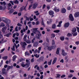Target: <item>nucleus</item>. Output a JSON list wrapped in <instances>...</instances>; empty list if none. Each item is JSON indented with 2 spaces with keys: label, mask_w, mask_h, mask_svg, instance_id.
Here are the masks:
<instances>
[{
  "label": "nucleus",
  "mask_w": 79,
  "mask_h": 79,
  "mask_svg": "<svg viewBox=\"0 0 79 79\" xmlns=\"http://www.w3.org/2000/svg\"><path fill=\"white\" fill-rule=\"evenodd\" d=\"M33 32L35 34H40V31H39V30H37L38 29V28H33Z\"/></svg>",
  "instance_id": "nucleus-1"
},
{
  "label": "nucleus",
  "mask_w": 79,
  "mask_h": 79,
  "mask_svg": "<svg viewBox=\"0 0 79 79\" xmlns=\"http://www.w3.org/2000/svg\"><path fill=\"white\" fill-rule=\"evenodd\" d=\"M20 44L22 46L23 48H26V46L27 45V44L25 42H21L20 43Z\"/></svg>",
  "instance_id": "nucleus-2"
},
{
  "label": "nucleus",
  "mask_w": 79,
  "mask_h": 79,
  "mask_svg": "<svg viewBox=\"0 0 79 79\" xmlns=\"http://www.w3.org/2000/svg\"><path fill=\"white\" fill-rule=\"evenodd\" d=\"M69 20L71 21H74V17L73 16V15L72 14H70L69 16Z\"/></svg>",
  "instance_id": "nucleus-3"
},
{
  "label": "nucleus",
  "mask_w": 79,
  "mask_h": 79,
  "mask_svg": "<svg viewBox=\"0 0 79 79\" xmlns=\"http://www.w3.org/2000/svg\"><path fill=\"white\" fill-rule=\"evenodd\" d=\"M21 66L23 68H24L25 66H27V68H29V65L28 64H24V62H22L21 63Z\"/></svg>",
  "instance_id": "nucleus-4"
},
{
  "label": "nucleus",
  "mask_w": 79,
  "mask_h": 79,
  "mask_svg": "<svg viewBox=\"0 0 79 79\" xmlns=\"http://www.w3.org/2000/svg\"><path fill=\"white\" fill-rule=\"evenodd\" d=\"M44 57L43 56H41L37 60V61L38 62H41V61H44Z\"/></svg>",
  "instance_id": "nucleus-5"
},
{
  "label": "nucleus",
  "mask_w": 79,
  "mask_h": 79,
  "mask_svg": "<svg viewBox=\"0 0 79 79\" xmlns=\"http://www.w3.org/2000/svg\"><path fill=\"white\" fill-rule=\"evenodd\" d=\"M38 6V3L37 2L34 3L33 5L32 8L33 9H35Z\"/></svg>",
  "instance_id": "nucleus-6"
},
{
  "label": "nucleus",
  "mask_w": 79,
  "mask_h": 79,
  "mask_svg": "<svg viewBox=\"0 0 79 79\" xmlns=\"http://www.w3.org/2000/svg\"><path fill=\"white\" fill-rule=\"evenodd\" d=\"M7 73V72H6V69L5 68H3L2 70V74H4V75H6Z\"/></svg>",
  "instance_id": "nucleus-7"
},
{
  "label": "nucleus",
  "mask_w": 79,
  "mask_h": 79,
  "mask_svg": "<svg viewBox=\"0 0 79 79\" xmlns=\"http://www.w3.org/2000/svg\"><path fill=\"white\" fill-rule=\"evenodd\" d=\"M69 25H70V23H69L67 22L64 23V28H66V27H68L69 26Z\"/></svg>",
  "instance_id": "nucleus-8"
},
{
  "label": "nucleus",
  "mask_w": 79,
  "mask_h": 79,
  "mask_svg": "<svg viewBox=\"0 0 79 79\" xmlns=\"http://www.w3.org/2000/svg\"><path fill=\"white\" fill-rule=\"evenodd\" d=\"M75 18H78L79 17V12H76L74 14Z\"/></svg>",
  "instance_id": "nucleus-9"
},
{
  "label": "nucleus",
  "mask_w": 79,
  "mask_h": 79,
  "mask_svg": "<svg viewBox=\"0 0 79 79\" xmlns=\"http://www.w3.org/2000/svg\"><path fill=\"white\" fill-rule=\"evenodd\" d=\"M53 10L55 12H56V13H58V12H59V11H60V9H57V8L56 7H55L54 8Z\"/></svg>",
  "instance_id": "nucleus-10"
},
{
  "label": "nucleus",
  "mask_w": 79,
  "mask_h": 79,
  "mask_svg": "<svg viewBox=\"0 0 79 79\" xmlns=\"http://www.w3.org/2000/svg\"><path fill=\"white\" fill-rule=\"evenodd\" d=\"M66 12V10L64 8H62L61 9V13H65Z\"/></svg>",
  "instance_id": "nucleus-11"
},
{
  "label": "nucleus",
  "mask_w": 79,
  "mask_h": 79,
  "mask_svg": "<svg viewBox=\"0 0 79 79\" xmlns=\"http://www.w3.org/2000/svg\"><path fill=\"white\" fill-rule=\"evenodd\" d=\"M48 13L49 15L52 16V15H54V12H53V10H50L49 11Z\"/></svg>",
  "instance_id": "nucleus-12"
},
{
  "label": "nucleus",
  "mask_w": 79,
  "mask_h": 79,
  "mask_svg": "<svg viewBox=\"0 0 79 79\" xmlns=\"http://www.w3.org/2000/svg\"><path fill=\"white\" fill-rule=\"evenodd\" d=\"M53 47H54V46H48V50H49V51H51V50L53 49Z\"/></svg>",
  "instance_id": "nucleus-13"
},
{
  "label": "nucleus",
  "mask_w": 79,
  "mask_h": 79,
  "mask_svg": "<svg viewBox=\"0 0 79 79\" xmlns=\"http://www.w3.org/2000/svg\"><path fill=\"white\" fill-rule=\"evenodd\" d=\"M6 29H7V27H6V26L3 27L2 28V32L3 33H5Z\"/></svg>",
  "instance_id": "nucleus-14"
},
{
  "label": "nucleus",
  "mask_w": 79,
  "mask_h": 79,
  "mask_svg": "<svg viewBox=\"0 0 79 79\" xmlns=\"http://www.w3.org/2000/svg\"><path fill=\"white\" fill-rule=\"evenodd\" d=\"M38 45H39V43L37 42H35L33 43V47H36Z\"/></svg>",
  "instance_id": "nucleus-15"
},
{
  "label": "nucleus",
  "mask_w": 79,
  "mask_h": 79,
  "mask_svg": "<svg viewBox=\"0 0 79 79\" xmlns=\"http://www.w3.org/2000/svg\"><path fill=\"white\" fill-rule=\"evenodd\" d=\"M62 55H63V56H66V55H67V53H65L64 52V50H62Z\"/></svg>",
  "instance_id": "nucleus-16"
},
{
  "label": "nucleus",
  "mask_w": 79,
  "mask_h": 79,
  "mask_svg": "<svg viewBox=\"0 0 79 79\" xmlns=\"http://www.w3.org/2000/svg\"><path fill=\"white\" fill-rule=\"evenodd\" d=\"M6 18L5 17H2L1 19V20L3 21V22H4V23H6Z\"/></svg>",
  "instance_id": "nucleus-17"
},
{
  "label": "nucleus",
  "mask_w": 79,
  "mask_h": 79,
  "mask_svg": "<svg viewBox=\"0 0 79 79\" xmlns=\"http://www.w3.org/2000/svg\"><path fill=\"white\" fill-rule=\"evenodd\" d=\"M13 68V66H10V65H8L7 68V71H8L10 69H12Z\"/></svg>",
  "instance_id": "nucleus-18"
},
{
  "label": "nucleus",
  "mask_w": 79,
  "mask_h": 79,
  "mask_svg": "<svg viewBox=\"0 0 79 79\" xmlns=\"http://www.w3.org/2000/svg\"><path fill=\"white\" fill-rule=\"evenodd\" d=\"M36 35L37 39H40V37L42 35L41 34H40H40H37Z\"/></svg>",
  "instance_id": "nucleus-19"
},
{
  "label": "nucleus",
  "mask_w": 79,
  "mask_h": 79,
  "mask_svg": "<svg viewBox=\"0 0 79 79\" xmlns=\"http://www.w3.org/2000/svg\"><path fill=\"white\" fill-rule=\"evenodd\" d=\"M27 35H24V37L23 38V41L24 42H26L27 40Z\"/></svg>",
  "instance_id": "nucleus-20"
},
{
  "label": "nucleus",
  "mask_w": 79,
  "mask_h": 79,
  "mask_svg": "<svg viewBox=\"0 0 79 79\" xmlns=\"http://www.w3.org/2000/svg\"><path fill=\"white\" fill-rule=\"evenodd\" d=\"M62 22H62V21H61L59 22V23H58L59 24L58 25H57V27H61V23H62Z\"/></svg>",
  "instance_id": "nucleus-21"
},
{
  "label": "nucleus",
  "mask_w": 79,
  "mask_h": 79,
  "mask_svg": "<svg viewBox=\"0 0 79 79\" xmlns=\"http://www.w3.org/2000/svg\"><path fill=\"white\" fill-rule=\"evenodd\" d=\"M6 22H5V23L6 24H10V23H11V21L10 20L8 19H6Z\"/></svg>",
  "instance_id": "nucleus-22"
},
{
  "label": "nucleus",
  "mask_w": 79,
  "mask_h": 79,
  "mask_svg": "<svg viewBox=\"0 0 79 79\" xmlns=\"http://www.w3.org/2000/svg\"><path fill=\"white\" fill-rule=\"evenodd\" d=\"M60 48H57L56 52V53L57 54V55H59V53H60Z\"/></svg>",
  "instance_id": "nucleus-23"
},
{
  "label": "nucleus",
  "mask_w": 79,
  "mask_h": 79,
  "mask_svg": "<svg viewBox=\"0 0 79 79\" xmlns=\"http://www.w3.org/2000/svg\"><path fill=\"white\" fill-rule=\"evenodd\" d=\"M14 12V9H11L9 11V14H11Z\"/></svg>",
  "instance_id": "nucleus-24"
},
{
  "label": "nucleus",
  "mask_w": 79,
  "mask_h": 79,
  "mask_svg": "<svg viewBox=\"0 0 79 79\" xmlns=\"http://www.w3.org/2000/svg\"><path fill=\"white\" fill-rule=\"evenodd\" d=\"M76 31H77L76 28L74 27L72 29V32H76Z\"/></svg>",
  "instance_id": "nucleus-25"
},
{
  "label": "nucleus",
  "mask_w": 79,
  "mask_h": 79,
  "mask_svg": "<svg viewBox=\"0 0 79 79\" xmlns=\"http://www.w3.org/2000/svg\"><path fill=\"white\" fill-rule=\"evenodd\" d=\"M5 23L3 22L1 23V24H0V27H5Z\"/></svg>",
  "instance_id": "nucleus-26"
},
{
  "label": "nucleus",
  "mask_w": 79,
  "mask_h": 79,
  "mask_svg": "<svg viewBox=\"0 0 79 79\" xmlns=\"http://www.w3.org/2000/svg\"><path fill=\"white\" fill-rule=\"evenodd\" d=\"M8 59V56H4V57H2V59L4 60H7Z\"/></svg>",
  "instance_id": "nucleus-27"
},
{
  "label": "nucleus",
  "mask_w": 79,
  "mask_h": 79,
  "mask_svg": "<svg viewBox=\"0 0 79 79\" xmlns=\"http://www.w3.org/2000/svg\"><path fill=\"white\" fill-rule=\"evenodd\" d=\"M56 27V25L55 23H53L52 25V29H55Z\"/></svg>",
  "instance_id": "nucleus-28"
},
{
  "label": "nucleus",
  "mask_w": 79,
  "mask_h": 79,
  "mask_svg": "<svg viewBox=\"0 0 79 79\" xmlns=\"http://www.w3.org/2000/svg\"><path fill=\"white\" fill-rule=\"evenodd\" d=\"M13 2L15 4H18L19 3V2L18 0H15V1H14Z\"/></svg>",
  "instance_id": "nucleus-29"
},
{
  "label": "nucleus",
  "mask_w": 79,
  "mask_h": 79,
  "mask_svg": "<svg viewBox=\"0 0 79 79\" xmlns=\"http://www.w3.org/2000/svg\"><path fill=\"white\" fill-rule=\"evenodd\" d=\"M41 24L44 27H45V24H44V20L43 19H42V20L41 21Z\"/></svg>",
  "instance_id": "nucleus-30"
},
{
  "label": "nucleus",
  "mask_w": 79,
  "mask_h": 79,
  "mask_svg": "<svg viewBox=\"0 0 79 79\" xmlns=\"http://www.w3.org/2000/svg\"><path fill=\"white\" fill-rule=\"evenodd\" d=\"M10 35H11V33H9L8 34L5 35V36L6 37H10Z\"/></svg>",
  "instance_id": "nucleus-31"
},
{
  "label": "nucleus",
  "mask_w": 79,
  "mask_h": 79,
  "mask_svg": "<svg viewBox=\"0 0 79 79\" xmlns=\"http://www.w3.org/2000/svg\"><path fill=\"white\" fill-rule=\"evenodd\" d=\"M26 62L27 63V64H29V65H30V61H29L28 59H26Z\"/></svg>",
  "instance_id": "nucleus-32"
},
{
  "label": "nucleus",
  "mask_w": 79,
  "mask_h": 79,
  "mask_svg": "<svg viewBox=\"0 0 79 79\" xmlns=\"http://www.w3.org/2000/svg\"><path fill=\"white\" fill-rule=\"evenodd\" d=\"M19 62H22L23 61H25V59L23 58H21V59L19 60Z\"/></svg>",
  "instance_id": "nucleus-33"
},
{
  "label": "nucleus",
  "mask_w": 79,
  "mask_h": 79,
  "mask_svg": "<svg viewBox=\"0 0 79 79\" xmlns=\"http://www.w3.org/2000/svg\"><path fill=\"white\" fill-rule=\"evenodd\" d=\"M24 7V6H23L21 7L19 11H23V8Z\"/></svg>",
  "instance_id": "nucleus-34"
},
{
  "label": "nucleus",
  "mask_w": 79,
  "mask_h": 79,
  "mask_svg": "<svg viewBox=\"0 0 79 79\" xmlns=\"http://www.w3.org/2000/svg\"><path fill=\"white\" fill-rule=\"evenodd\" d=\"M52 60H51L49 62H48V65H51L52 64Z\"/></svg>",
  "instance_id": "nucleus-35"
},
{
  "label": "nucleus",
  "mask_w": 79,
  "mask_h": 79,
  "mask_svg": "<svg viewBox=\"0 0 79 79\" xmlns=\"http://www.w3.org/2000/svg\"><path fill=\"white\" fill-rule=\"evenodd\" d=\"M60 39L61 40H62V41H63V40H64V36H63V37L61 36L60 38Z\"/></svg>",
  "instance_id": "nucleus-36"
},
{
  "label": "nucleus",
  "mask_w": 79,
  "mask_h": 79,
  "mask_svg": "<svg viewBox=\"0 0 79 79\" xmlns=\"http://www.w3.org/2000/svg\"><path fill=\"white\" fill-rule=\"evenodd\" d=\"M60 31L59 30H54L53 31L54 32H55L56 33H58V32H60Z\"/></svg>",
  "instance_id": "nucleus-37"
},
{
  "label": "nucleus",
  "mask_w": 79,
  "mask_h": 79,
  "mask_svg": "<svg viewBox=\"0 0 79 79\" xmlns=\"http://www.w3.org/2000/svg\"><path fill=\"white\" fill-rule=\"evenodd\" d=\"M51 36H52V37H51V38H52V37L53 38H55V34L54 33H52L51 34Z\"/></svg>",
  "instance_id": "nucleus-38"
},
{
  "label": "nucleus",
  "mask_w": 79,
  "mask_h": 79,
  "mask_svg": "<svg viewBox=\"0 0 79 79\" xmlns=\"http://www.w3.org/2000/svg\"><path fill=\"white\" fill-rule=\"evenodd\" d=\"M73 76V75L72 74H70L69 75V76H68V78H71V77H72Z\"/></svg>",
  "instance_id": "nucleus-39"
},
{
  "label": "nucleus",
  "mask_w": 79,
  "mask_h": 79,
  "mask_svg": "<svg viewBox=\"0 0 79 79\" xmlns=\"http://www.w3.org/2000/svg\"><path fill=\"white\" fill-rule=\"evenodd\" d=\"M26 43L27 44H31V41L30 40H27V41H26Z\"/></svg>",
  "instance_id": "nucleus-40"
},
{
  "label": "nucleus",
  "mask_w": 79,
  "mask_h": 79,
  "mask_svg": "<svg viewBox=\"0 0 79 79\" xmlns=\"http://www.w3.org/2000/svg\"><path fill=\"white\" fill-rule=\"evenodd\" d=\"M34 56L36 57V58H39L40 56L39 55H38L37 54H36V55L35 54L34 55Z\"/></svg>",
  "instance_id": "nucleus-41"
},
{
  "label": "nucleus",
  "mask_w": 79,
  "mask_h": 79,
  "mask_svg": "<svg viewBox=\"0 0 79 79\" xmlns=\"http://www.w3.org/2000/svg\"><path fill=\"white\" fill-rule=\"evenodd\" d=\"M72 34L73 35V36H76V35H77V32L74 33H72Z\"/></svg>",
  "instance_id": "nucleus-42"
},
{
  "label": "nucleus",
  "mask_w": 79,
  "mask_h": 79,
  "mask_svg": "<svg viewBox=\"0 0 79 79\" xmlns=\"http://www.w3.org/2000/svg\"><path fill=\"white\" fill-rule=\"evenodd\" d=\"M56 75L57 78H58H58H60V76H61V75L59 74H56Z\"/></svg>",
  "instance_id": "nucleus-43"
},
{
  "label": "nucleus",
  "mask_w": 79,
  "mask_h": 79,
  "mask_svg": "<svg viewBox=\"0 0 79 79\" xmlns=\"http://www.w3.org/2000/svg\"><path fill=\"white\" fill-rule=\"evenodd\" d=\"M67 37H70V36H72V34L70 33H68L67 34Z\"/></svg>",
  "instance_id": "nucleus-44"
},
{
  "label": "nucleus",
  "mask_w": 79,
  "mask_h": 79,
  "mask_svg": "<svg viewBox=\"0 0 79 79\" xmlns=\"http://www.w3.org/2000/svg\"><path fill=\"white\" fill-rule=\"evenodd\" d=\"M34 40H35V38H34L32 40H31V43L32 44H33V43H34Z\"/></svg>",
  "instance_id": "nucleus-45"
},
{
  "label": "nucleus",
  "mask_w": 79,
  "mask_h": 79,
  "mask_svg": "<svg viewBox=\"0 0 79 79\" xmlns=\"http://www.w3.org/2000/svg\"><path fill=\"white\" fill-rule=\"evenodd\" d=\"M52 24V23H51L50 21H47V24L49 25L50 24Z\"/></svg>",
  "instance_id": "nucleus-46"
},
{
  "label": "nucleus",
  "mask_w": 79,
  "mask_h": 79,
  "mask_svg": "<svg viewBox=\"0 0 79 79\" xmlns=\"http://www.w3.org/2000/svg\"><path fill=\"white\" fill-rule=\"evenodd\" d=\"M25 56H26V55H29V53L27 52H25Z\"/></svg>",
  "instance_id": "nucleus-47"
},
{
  "label": "nucleus",
  "mask_w": 79,
  "mask_h": 79,
  "mask_svg": "<svg viewBox=\"0 0 79 79\" xmlns=\"http://www.w3.org/2000/svg\"><path fill=\"white\" fill-rule=\"evenodd\" d=\"M55 40H52V45H55Z\"/></svg>",
  "instance_id": "nucleus-48"
},
{
  "label": "nucleus",
  "mask_w": 79,
  "mask_h": 79,
  "mask_svg": "<svg viewBox=\"0 0 79 79\" xmlns=\"http://www.w3.org/2000/svg\"><path fill=\"white\" fill-rule=\"evenodd\" d=\"M66 77V75H62V76H61L60 77L61 78H64V77Z\"/></svg>",
  "instance_id": "nucleus-49"
},
{
  "label": "nucleus",
  "mask_w": 79,
  "mask_h": 79,
  "mask_svg": "<svg viewBox=\"0 0 79 79\" xmlns=\"http://www.w3.org/2000/svg\"><path fill=\"white\" fill-rule=\"evenodd\" d=\"M9 2L10 3H11V4H12V5H14V2L13 1H10Z\"/></svg>",
  "instance_id": "nucleus-50"
},
{
  "label": "nucleus",
  "mask_w": 79,
  "mask_h": 79,
  "mask_svg": "<svg viewBox=\"0 0 79 79\" xmlns=\"http://www.w3.org/2000/svg\"><path fill=\"white\" fill-rule=\"evenodd\" d=\"M67 9L68 10H71V6H69L67 7Z\"/></svg>",
  "instance_id": "nucleus-51"
},
{
  "label": "nucleus",
  "mask_w": 79,
  "mask_h": 79,
  "mask_svg": "<svg viewBox=\"0 0 79 79\" xmlns=\"http://www.w3.org/2000/svg\"><path fill=\"white\" fill-rule=\"evenodd\" d=\"M18 26H17L15 28V31H16L17 32H18Z\"/></svg>",
  "instance_id": "nucleus-52"
},
{
  "label": "nucleus",
  "mask_w": 79,
  "mask_h": 79,
  "mask_svg": "<svg viewBox=\"0 0 79 79\" xmlns=\"http://www.w3.org/2000/svg\"><path fill=\"white\" fill-rule=\"evenodd\" d=\"M18 26H19V27H21L22 26V25L19 23H18L17 24Z\"/></svg>",
  "instance_id": "nucleus-53"
},
{
  "label": "nucleus",
  "mask_w": 79,
  "mask_h": 79,
  "mask_svg": "<svg viewBox=\"0 0 79 79\" xmlns=\"http://www.w3.org/2000/svg\"><path fill=\"white\" fill-rule=\"evenodd\" d=\"M47 8L48 10H50V6H47Z\"/></svg>",
  "instance_id": "nucleus-54"
},
{
  "label": "nucleus",
  "mask_w": 79,
  "mask_h": 79,
  "mask_svg": "<svg viewBox=\"0 0 79 79\" xmlns=\"http://www.w3.org/2000/svg\"><path fill=\"white\" fill-rule=\"evenodd\" d=\"M11 8H12V6H8V10H10Z\"/></svg>",
  "instance_id": "nucleus-55"
},
{
  "label": "nucleus",
  "mask_w": 79,
  "mask_h": 79,
  "mask_svg": "<svg viewBox=\"0 0 79 79\" xmlns=\"http://www.w3.org/2000/svg\"><path fill=\"white\" fill-rule=\"evenodd\" d=\"M13 14L14 15H17L18 14V12H17V11L14 12H13Z\"/></svg>",
  "instance_id": "nucleus-56"
},
{
  "label": "nucleus",
  "mask_w": 79,
  "mask_h": 79,
  "mask_svg": "<svg viewBox=\"0 0 79 79\" xmlns=\"http://www.w3.org/2000/svg\"><path fill=\"white\" fill-rule=\"evenodd\" d=\"M56 60H57V58L55 57L54 58V60H53V61L56 62Z\"/></svg>",
  "instance_id": "nucleus-57"
},
{
  "label": "nucleus",
  "mask_w": 79,
  "mask_h": 79,
  "mask_svg": "<svg viewBox=\"0 0 79 79\" xmlns=\"http://www.w3.org/2000/svg\"><path fill=\"white\" fill-rule=\"evenodd\" d=\"M5 50V48H3L1 50V51H0V53H2V52H3V51H4V50Z\"/></svg>",
  "instance_id": "nucleus-58"
},
{
  "label": "nucleus",
  "mask_w": 79,
  "mask_h": 79,
  "mask_svg": "<svg viewBox=\"0 0 79 79\" xmlns=\"http://www.w3.org/2000/svg\"><path fill=\"white\" fill-rule=\"evenodd\" d=\"M26 21H29V18L27 17L26 18Z\"/></svg>",
  "instance_id": "nucleus-59"
},
{
  "label": "nucleus",
  "mask_w": 79,
  "mask_h": 79,
  "mask_svg": "<svg viewBox=\"0 0 79 79\" xmlns=\"http://www.w3.org/2000/svg\"><path fill=\"white\" fill-rule=\"evenodd\" d=\"M46 2H49L50 3L52 2V0H46Z\"/></svg>",
  "instance_id": "nucleus-60"
},
{
  "label": "nucleus",
  "mask_w": 79,
  "mask_h": 79,
  "mask_svg": "<svg viewBox=\"0 0 79 79\" xmlns=\"http://www.w3.org/2000/svg\"><path fill=\"white\" fill-rule=\"evenodd\" d=\"M45 6H46L45 4L43 5V9H44V8H45Z\"/></svg>",
  "instance_id": "nucleus-61"
},
{
  "label": "nucleus",
  "mask_w": 79,
  "mask_h": 79,
  "mask_svg": "<svg viewBox=\"0 0 79 79\" xmlns=\"http://www.w3.org/2000/svg\"><path fill=\"white\" fill-rule=\"evenodd\" d=\"M6 2H5V1H3V5L4 6H5V5H6Z\"/></svg>",
  "instance_id": "nucleus-62"
},
{
  "label": "nucleus",
  "mask_w": 79,
  "mask_h": 79,
  "mask_svg": "<svg viewBox=\"0 0 79 79\" xmlns=\"http://www.w3.org/2000/svg\"><path fill=\"white\" fill-rule=\"evenodd\" d=\"M75 44L76 45H79V41H77L75 42Z\"/></svg>",
  "instance_id": "nucleus-63"
},
{
  "label": "nucleus",
  "mask_w": 79,
  "mask_h": 79,
  "mask_svg": "<svg viewBox=\"0 0 79 79\" xmlns=\"http://www.w3.org/2000/svg\"><path fill=\"white\" fill-rule=\"evenodd\" d=\"M21 13H18V16H21Z\"/></svg>",
  "instance_id": "nucleus-64"
}]
</instances>
